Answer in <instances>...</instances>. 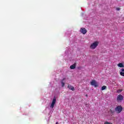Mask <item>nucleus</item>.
<instances>
[{
  "label": "nucleus",
  "instance_id": "nucleus-1",
  "mask_svg": "<svg viewBox=\"0 0 124 124\" xmlns=\"http://www.w3.org/2000/svg\"><path fill=\"white\" fill-rule=\"evenodd\" d=\"M114 110L116 112L117 114H120L123 111V108L122 106H118L115 108Z\"/></svg>",
  "mask_w": 124,
  "mask_h": 124
},
{
  "label": "nucleus",
  "instance_id": "nucleus-2",
  "mask_svg": "<svg viewBox=\"0 0 124 124\" xmlns=\"http://www.w3.org/2000/svg\"><path fill=\"white\" fill-rule=\"evenodd\" d=\"M98 46V42L95 41L92 43L90 46L91 49H95Z\"/></svg>",
  "mask_w": 124,
  "mask_h": 124
},
{
  "label": "nucleus",
  "instance_id": "nucleus-3",
  "mask_svg": "<svg viewBox=\"0 0 124 124\" xmlns=\"http://www.w3.org/2000/svg\"><path fill=\"white\" fill-rule=\"evenodd\" d=\"M117 100L118 102H121V101L124 100V96L122 94L118 95L117 96Z\"/></svg>",
  "mask_w": 124,
  "mask_h": 124
},
{
  "label": "nucleus",
  "instance_id": "nucleus-4",
  "mask_svg": "<svg viewBox=\"0 0 124 124\" xmlns=\"http://www.w3.org/2000/svg\"><path fill=\"white\" fill-rule=\"evenodd\" d=\"M79 31L81 33H82V34H86V33H87V30L86 28H81Z\"/></svg>",
  "mask_w": 124,
  "mask_h": 124
},
{
  "label": "nucleus",
  "instance_id": "nucleus-5",
  "mask_svg": "<svg viewBox=\"0 0 124 124\" xmlns=\"http://www.w3.org/2000/svg\"><path fill=\"white\" fill-rule=\"evenodd\" d=\"M57 101V100L55 97H54L52 102L50 105V108H54V106H55V104H56V102Z\"/></svg>",
  "mask_w": 124,
  "mask_h": 124
},
{
  "label": "nucleus",
  "instance_id": "nucleus-6",
  "mask_svg": "<svg viewBox=\"0 0 124 124\" xmlns=\"http://www.w3.org/2000/svg\"><path fill=\"white\" fill-rule=\"evenodd\" d=\"M91 85H92V86H94L95 88H96V87H98V85H97V83L95 80H92L91 82Z\"/></svg>",
  "mask_w": 124,
  "mask_h": 124
},
{
  "label": "nucleus",
  "instance_id": "nucleus-7",
  "mask_svg": "<svg viewBox=\"0 0 124 124\" xmlns=\"http://www.w3.org/2000/svg\"><path fill=\"white\" fill-rule=\"evenodd\" d=\"M67 88H68V89H69V90H71V91H75V89H74V87H73L69 84H68Z\"/></svg>",
  "mask_w": 124,
  "mask_h": 124
},
{
  "label": "nucleus",
  "instance_id": "nucleus-8",
  "mask_svg": "<svg viewBox=\"0 0 124 124\" xmlns=\"http://www.w3.org/2000/svg\"><path fill=\"white\" fill-rule=\"evenodd\" d=\"M120 74L121 76H123L124 77V69L122 68L121 69V72H120Z\"/></svg>",
  "mask_w": 124,
  "mask_h": 124
},
{
  "label": "nucleus",
  "instance_id": "nucleus-9",
  "mask_svg": "<svg viewBox=\"0 0 124 124\" xmlns=\"http://www.w3.org/2000/svg\"><path fill=\"white\" fill-rule=\"evenodd\" d=\"M70 69H75L76 68V64L74 63L70 66Z\"/></svg>",
  "mask_w": 124,
  "mask_h": 124
},
{
  "label": "nucleus",
  "instance_id": "nucleus-10",
  "mask_svg": "<svg viewBox=\"0 0 124 124\" xmlns=\"http://www.w3.org/2000/svg\"><path fill=\"white\" fill-rule=\"evenodd\" d=\"M117 65L119 67H124V64H123V63H119Z\"/></svg>",
  "mask_w": 124,
  "mask_h": 124
},
{
  "label": "nucleus",
  "instance_id": "nucleus-11",
  "mask_svg": "<svg viewBox=\"0 0 124 124\" xmlns=\"http://www.w3.org/2000/svg\"><path fill=\"white\" fill-rule=\"evenodd\" d=\"M65 79V78H63L62 80V81L61 82V84H62V87H64V82H63V81H64V80Z\"/></svg>",
  "mask_w": 124,
  "mask_h": 124
},
{
  "label": "nucleus",
  "instance_id": "nucleus-12",
  "mask_svg": "<svg viewBox=\"0 0 124 124\" xmlns=\"http://www.w3.org/2000/svg\"><path fill=\"white\" fill-rule=\"evenodd\" d=\"M107 87L106 86H103L101 88V91H104V90H106Z\"/></svg>",
  "mask_w": 124,
  "mask_h": 124
},
{
  "label": "nucleus",
  "instance_id": "nucleus-13",
  "mask_svg": "<svg viewBox=\"0 0 124 124\" xmlns=\"http://www.w3.org/2000/svg\"><path fill=\"white\" fill-rule=\"evenodd\" d=\"M109 112H110V113H111V114H114V110H112V109H110V110H109Z\"/></svg>",
  "mask_w": 124,
  "mask_h": 124
},
{
  "label": "nucleus",
  "instance_id": "nucleus-14",
  "mask_svg": "<svg viewBox=\"0 0 124 124\" xmlns=\"http://www.w3.org/2000/svg\"><path fill=\"white\" fill-rule=\"evenodd\" d=\"M104 124H112V123H110L108 122H105Z\"/></svg>",
  "mask_w": 124,
  "mask_h": 124
},
{
  "label": "nucleus",
  "instance_id": "nucleus-15",
  "mask_svg": "<svg viewBox=\"0 0 124 124\" xmlns=\"http://www.w3.org/2000/svg\"><path fill=\"white\" fill-rule=\"evenodd\" d=\"M123 92V90H119L117 91V93H122Z\"/></svg>",
  "mask_w": 124,
  "mask_h": 124
},
{
  "label": "nucleus",
  "instance_id": "nucleus-16",
  "mask_svg": "<svg viewBox=\"0 0 124 124\" xmlns=\"http://www.w3.org/2000/svg\"><path fill=\"white\" fill-rule=\"evenodd\" d=\"M120 8H116V10H117L118 11H119V10H120Z\"/></svg>",
  "mask_w": 124,
  "mask_h": 124
},
{
  "label": "nucleus",
  "instance_id": "nucleus-17",
  "mask_svg": "<svg viewBox=\"0 0 124 124\" xmlns=\"http://www.w3.org/2000/svg\"><path fill=\"white\" fill-rule=\"evenodd\" d=\"M55 124H59L58 122H56Z\"/></svg>",
  "mask_w": 124,
  "mask_h": 124
},
{
  "label": "nucleus",
  "instance_id": "nucleus-18",
  "mask_svg": "<svg viewBox=\"0 0 124 124\" xmlns=\"http://www.w3.org/2000/svg\"><path fill=\"white\" fill-rule=\"evenodd\" d=\"M86 96H88V95H86Z\"/></svg>",
  "mask_w": 124,
  "mask_h": 124
}]
</instances>
